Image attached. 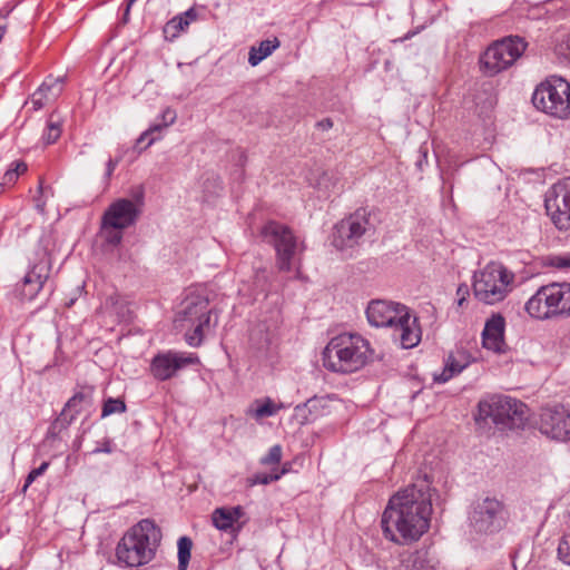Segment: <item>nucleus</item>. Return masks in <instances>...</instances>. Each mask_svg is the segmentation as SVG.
<instances>
[{"label": "nucleus", "mask_w": 570, "mask_h": 570, "mask_svg": "<svg viewBox=\"0 0 570 570\" xmlns=\"http://www.w3.org/2000/svg\"><path fill=\"white\" fill-rule=\"evenodd\" d=\"M431 514V488L424 478L390 498L381 519L383 534L397 544L415 542L428 532Z\"/></svg>", "instance_id": "1"}, {"label": "nucleus", "mask_w": 570, "mask_h": 570, "mask_svg": "<svg viewBox=\"0 0 570 570\" xmlns=\"http://www.w3.org/2000/svg\"><path fill=\"white\" fill-rule=\"evenodd\" d=\"M366 318L373 327H389L392 338L403 348H413L421 342L419 320L411 315L410 309L400 303L385 299H373L368 303Z\"/></svg>", "instance_id": "2"}, {"label": "nucleus", "mask_w": 570, "mask_h": 570, "mask_svg": "<svg viewBox=\"0 0 570 570\" xmlns=\"http://www.w3.org/2000/svg\"><path fill=\"white\" fill-rule=\"evenodd\" d=\"M161 530L151 519L129 528L116 547L117 560L126 567H141L154 560L161 542Z\"/></svg>", "instance_id": "3"}, {"label": "nucleus", "mask_w": 570, "mask_h": 570, "mask_svg": "<svg viewBox=\"0 0 570 570\" xmlns=\"http://www.w3.org/2000/svg\"><path fill=\"white\" fill-rule=\"evenodd\" d=\"M371 347L360 334L342 333L333 337L323 353L326 368L338 373H354L368 361Z\"/></svg>", "instance_id": "4"}, {"label": "nucleus", "mask_w": 570, "mask_h": 570, "mask_svg": "<svg viewBox=\"0 0 570 570\" xmlns=\"http://www.w3.org/2000/svg\"><path fill=\"white\" fill-rule=\"evenodd\" d=\"M213 307L204 291L193 292L181 303V309L175 318L176 327L184 331V338L191 347L203 344L210 330Z\"/></svg>", "instance_id": "5"}, {"label": "nucleus", "mask_w": 570, "mask_h": 570, "mask_svg": "<svg viewBox=\"0 0 570 570\" xmlns=\"http://www.w3.org/2000/svg\"><path fill=\"white\" fill-rule=\"evenodd\" d=\"M515 274L500 262H490L473 275L474 297L483 304L504 301L513 291Z\"/></svg>", "instance_id": "6"}, {"label": "nucleus", "mask_w": 570, "mask_h": 570, "mask_svg": "<svg viewBox=\"0 0 570 570\" xmlns=\"http://www.w3.org/2000/svg\"><path fill=\"white\" fill-rule=\"evenodd\" d=\"M264 243L274 247L276 252V267L281 272H291L304 250L293 230L281 223L267 222L261 229Z\"/></svg>", "instance_id": "7"}, {"label": "nucleus", "mask_w": 570, "mask_h": 570, "mask_svg": "<svg viewBox=\"0 0 570 570\" xmlns=\"http://www.w3.org/2000/svg\"><path fill=\"white\" fill-rule=\"evenodd\" d=\"M532 104L551 117L570 119V82L558 76L549 77L534 89Z\"/></svg>", "instance_id": "8"}, {"label": "nucleus", "mask_w": 570, "mask_h": 570, "mask_svg": "<svg viewBox=\"0 0 570 570\" xmlns=\"http://www.w3.org/2000/svg\"><path fill=\"white\" fill-rule=\"evenodd\" d=\"M528 47L519 36H509L490 45L481 55L479 63L483 75L493 77L512 67Z\"/></svg>", "instance_id": "9"}, {"label": "nucleus", "mask_w": 570, "mask_h": 570, "mask_svg": "<svg viewBox=\"0 0 570 570\" xmlns=\"http://www.w3.org/2000/svg\"><path fill=\"white\" fill-rule=\"evenodd\" d=\"M478 419H490L495 425L508 429L519 428L525 420V405L510 396L493 395L480 401Z\"/></svg>", "instance_id": "10"}, {"label": "nucleus", "mask_w": 570, "mask_h": 570, "mask_svg": "<svg viewBox=\"0 0 570 570\" xmlns=\"http://www.w3.org/2000/svg\"><path fill=\"white\" fill-rule=\"evenodd\" d=\"M544 207L558 229H570V177L558 180L547 190Z\"/></svg>", "instance_id": "11"}, {"label": "nucleus", "mask_w": 570, "mask_h": 570, "mask_svg": "<svg viewBox=\"0 0 570 570\" xmlns=\"http://www.w3.org/2000/svg\"><path fill=\"white\" fill-rule=\"evenodd\" d=\"M52 272V262L48 253L43 252L29 266L21 283L17 285V297L21 302H31L37 298L50 278Z\"/></svg>", "instance_id": "12"}, {"label": "nucleus", "mask_w": 570, "mask_h": 570, "mask_svg": "<svg viewBox=\"0 0 570 570\" xmlns=\"http://www.w3.org/2000/svg\"><path fill=\"white\" fill-rule=\"evenodd\" d=\"M370 226L368 215L365 209H358L335 225L333 232V246L345 252L360 244V239Z\"/></svg>", "instance_id": "13"}, {"label": "nucleus", "mask_w": 570, "mask_h": 570, "mask_svg": "<svg viewBox=\"0 0 570 570\" xmlns=\"http://www.w3.org/2000/svg\"><path fill=\"white\" fill-rule=\"evenodd\" d=\"M370 226L368 215L365 209H358L335 225L333 232V246L345 252L360 244V239Z\"/></svg>", "instance_id": "14"}, {"label": "nucleus", "mask_w": 570, "mask_h": 570, "mask_svg": "<svg viewBox=\"0 0 570 570\" xmlns=\"http://www.w3.org/2000/svg\"><path fill=\"white\" fill-rule=\"evenodd\" d=\"M199 362L196 353L169 350L153 357L149 371L155 380L163 382L174 377L181 368L199 364Z\"/></svg>", "instance_id": "15"}, {"label": "nucleus", "mask_w": 570, "mask_h": 570, "mask_svg": "<svg viewBox=\"0 0 570 570\" xmlns=\"http://www.w3.org/2000/svg\"><path fill=\"white\" fill-rule=\"evenodd\" d=\"M539 430L557 441H570V410L564 406L541 410Z\"/></svg>", "instance_id": "16"}, {"label": "nucleus", "mask_w": 570, "mask_h": 570, "mask_svg": "<svg viewBox=\"0 0 570 570\" xmlns=\"http://www.w3.org/2000/svg\"><path fill=\"white\" fill-rule=\"evenodd\" d=\"M140 206L128 198L114 200L104 212L101 222L108 227L129 228L136 224L140 216Z\"/></svg>", "instance_id": "17"}, {"label": "nucleus", "mask_w": 570, "mask_h": 570, "mask_svg": "<svg viewBox=\"0 0 570 570\" xmlns=\"http://www.w3.org/2000/svg\"><path fill=\"white\" fill-rule=\"evenodd\" d=\"M502 512V504L497 499L485 498L479 502L471 514V521L479 531H489Z\"/></svg>", "instance_id": "18"}, {"label": "nucleus", "mask_w": 570, "mask_h": 570, "mask_svg": "<svg viewBox=\"0 0 570 570\" xmlns=\"http://www.w3.org/2000/svg\"><path fill=\"white\" fill-rule=\"evenodd\" d=\"M548 285L541 286L525 303L527 313L538 320H549L554 316V304Z\"/></svg>", "instance_id": "19"}, {"label": "nucleus", "mask_w": 570, "mask_h": 570, "mask_svg": "<svg viewBox=\"0 0 570 570\" xmlns=\"http://www.w3.org/2000/svg\"><path fill=\"white\" fill-rule=\"evenodd\" d=\"M505 321L501 314H493L487 322L482 332V344L487 350L495 353L504 351Z\"/></svg>", "instance_id": "20"}, {"label": "nucleus", "mask_w": 570, "mask_h": 570, "mask_svg": "<svg viewBox=\"0 0 570 570\" xmlns=\"http://www.w3.org/2000/svg\"><path fill=\"white\" fill-rule=\"evenodd\" d=\"M63 89V77H48L42 85L32 94L27 104L33 110H40L50 101L56 100Z\"/></svg>", "instance_id": "21"}, {"label": "nucleus", "mask_w": 570, "mask_h": 570, "mask_svg": "<svg viewBox=\"0 0 570 570\" xmlns=\"http://www.w3.org/2000/svg\"><path fill=\"white\" fill-rule=\"evenodd\" d=\"M472 362V357L464 348H456L449 353L444 361V367L440 374L434 375L436 383H445L459 375Z\"/></svg>", "instance_id": "22"}, {"label": "nucleus", "mask_w": 570, "mask_h": 570, "mask_svg": "<svg viewBox=\"0 0 570 570\" xmlns=\"http://www.w3.org/2000/svg\"><path fill=\"white\" fill-rule=\"evenodd\" d=\"M330 413L328 402L325 397H311L294 409V416L301 425L309 424Z\"/></svg>", "instance_id": "23"}, {"label": "nucleus", "mask_w": 570, "mask_h": 570, "mask_svg": "<svg viewBox=\"0 0 570 570\" xmlns=\"http://www.w3.org/2000/svg\"><path fill=\"white\" fill-rule=\"evenodd\" d=\"M406 570H434L439 560L430 547H421L402 558Z\"/></svg>", "instance_id": "24"}, {"label": "nucleus", "mask_w": 570, "mask_h": 570, "mask_svg": "<svg viewBox=\"0 0 570 570\" xmlns=\"http://www.w3.org/2000/svg\"><path fill=\"white\" fill-rule=\"evenodd\" d=\"M177 115L176 111L171 108H166L163 110L160 115L161 124H156L150 126L147 130H145L137 139V147L140 149H146L150 145H153L158 138L154 137L155 132H161L164 128L173 125L176 121Z\"/></svg>", "instance_id": "25"}, {"label": "nucleus", "mask_w": 570, "mask_h": 570, "mask_svg": "<svg viewBox=\"0 0 570 570\" xmlns=\"http://www.w3.org/2000/svg\"><path fill=\"white\" fill-rule=\"evenodd\" d=\"M554 304V316L570 315V283L549 284Z\"/></svg>", "instance_id": "26"}, {"label": "nucleus", "mask_w": 570, "mask_h": 570, "mask_svg": "<svg viewBox=\"0 0 570 570\" xmlns=\"http://www.w3.org/2000/svg\"><path fill=\"white\" fill-rule=\"evenodd\" d=\"M244 515L240 505L233 508H218L213 513L214 525L222 531L233 529L234 524Z\"/></svg>", "instance_id": "27"}, {"label": "nucleus", "mask_w": 570, "mask_h": 570, "mask_svg": "<svg viewBox=\"0 0 570 570\" xmlns=\"http://www.w3.org/2000/svg\"><path fill=\"white\" fill-rule=\"evenodd\" d=\"M284 407L285 405L282 402L276 403L274 400L266 396L255 400L248 409L247 414L256 421H259L276 415Z\"/></svg>", "instance_id": "28"}, {"label": "nucleus", "mask_w": 570, "mask_h": 570, "mask_svg": "<svg viewBox=\"0 0 570 570\" xmlns=\"http://www.w3.org/2000/svg\"><path fill=\"white\" fill-rule=\"evenodd\" d=\"M281 46L279 40L274 37L261 41L257 46H253L248 52V62L255 67L262 62L265 58L271 56Z\"/></svg>", "instance_id": "29"}, {"label": "nucleus", "mask_w": 570, "mask_h": 570, "mask_svg": "<svg viewBox=\"0 0 570 570\" xmlns=\"http://www.w3.org/2000/svg\"><path fill=\"white\" fill-rule=\"evenodd\" d=\"M197 18L196 11L190 8L184 13L174 17L169 20L164 29L166 35H169L171 38H176L181 31H184L190 22L195 21Z\"/></svg>", "instance_id": "30"}, {"label": "nucleus", "mask_w": 570, "mask_h": 570, "mask_svg": "<svg viewBox=\"0 0 570 570\" xmlns=\"http://www.w3.org/2000/svg\"><path fill=\"white\" fill-rule=\"evenodd\" d=\"M62 132V119L58 112H52L47 121L42 139L47 145L55 144Z\"/></svg>", "instance_id": "31"}, {"label": "nucleus", "mask_w": 570, "mask_h": 570, "mask_svg": "<svg viewBox=\"0 0 570 570\" xmlns=\"http://www.w3.org/2000/svg\"><path fill=\"white\" fill-rule=\"evenodd\" d=\"M27 164L22 160H14L10 164L9 168L4 173L2 177V183L8 188H11L16 185L18 178L27 171Z\"/></svg>", "instance_id": "32"}, {"label": "nucleus", "mask_w": 570, "mask_h": 570, "mask_svg": "<svg viewBox=\"0 0 570 570\" xmlns=\"http://www.w3.org/2000/svg\"><path fill=\"white\" fill-rule=\"evenodd\" d=\"M178 547V570H187L190 560L193 541L188 537L179 538Z\"/></svg>", "instance_id": "33"}, {"label": "nucleus", "mask_w": 570, "mask_h": 570, "mask_svg": "<svg viewBox=\"0 0 570 570\" xmlns=\"http://www.w3.org/2000/svg\"><path fill=\"white\" fill-rule=\"evenodd\" d=\"M567 529L563 532L558 544V557L564 563L570 566V512L568 514Z\"/></svg>", "instance_id": "34"}, {"label": "nucleus", "mask_w": 570, "mask_h": 570, "mask_svg": "<svg viewBox=\"0 0 570 570\" xmlns=\"http://www.w3.org/2000/svg\"><path fill=\"white\" fill-rule=\"evenodd\" d=\"M86 394L82 392L76 393L66 403L61 412V416L67 417L69 415V422H71L75 419L76 414L80 412V405L86 400Z\"/></svg>", "instance_id": "35"}, {"label": "nucleus", "mask_w": 570, "mask_h": 570, "mask_svg": "<svg viewBox=\"0 0 570 570\" xmlns=\"http://www.w3.org/2000/svg\"><path fill=\"white\" fill-rule=\"evenodd\" d=\"M286 473V470H281L279 472L274 473H256L253 476L247 479V485L254 487L257 484H269L274 481L279 480L284 474Z\"/></svg>", "instance_id": "36"}, {"label": "nucleus", "mask_w": 570, "mask_h": 570, "mask_svg": "<svg viewBox=\"0 0 570 570\" xmlns=\"http://www.w3.org/2000/svg\"><path fill=\"white\" fill-rule=\"evenodd\" d=\"M126 409H127L126 403L122 400L108 397L104 402L102 410H101V416L106 417L111 414H117V413L120 414V413L126 412Z\"/></svg>", "instance_id": "37"}, {"label": "nucleus", "mask_w": 570, "mask_h": 570, "mask_svg": "<svg viewBox=\"0 0 570 570\" xmlns=\"http://www.w3.org/2000/svg\"><path fill=\"white\" fill-rule=\"evenodd\" d=\"M122 227H108L101 222V232L107 244L118 246L122 240Z\"/></svg>", "instance_id": "38"}, {"label": "nucleus", "mask_w": 570, "mask_h": 570, "mask_svg": "<svg viewBox=\"0 0 570 570\" xmlns=\"http://www.w3.org/2000/svg\"><path fill=\"white\" fill-rule=\"evenodd\" d=\"M282 460V446L276 444L272 446L268 453L262 458L261 463L264 465L278 464Z\"/></svg>", "instance_id": "39"}, {"label": "nucleus", "mask_w": 570, "mask_h": 570, "mask_svg": "<svg viewBox=\"0 0 570 570\" xmlns=\"http://www.w3.org/2000/svg\"><path fill=\"white\" fill-rule=\"evenodd\" d=\"M49 465H50V463L48 461H46V462H42L39 468L31 470L26 478L23 491H26L32 484L33 481H36L39 476H41L47 471Z\"/></svg>", "instance_id": "40"}, {"label": "nucleus", "mask_w": 570, "mask_h": 570, "mask_svg": "<svg viewBox=\"0 0 570 570\" xmlns=\"http://www.w3.org/2000/svg\"><path fill=\"white\" fill-rule=\"evenodd\" d=\"M556 53L570 61V33L563 35L558 41Z\"/></svg>", "instance_id": "41"}, {"label": "nucleus", "mask_w": 570, "mask_h": 570, "mask_svg": "<svg viewBox=\"0 0 570 570\" xmlns=\"http://www.w3.org/2000/svg\"><path fill=\"white\" fill-rule=\"evenodd\" d=\"M549 264L559 269L570 268V253L553 255L549 258Z\"/></svg>", "instance_id": "42"}, {"label": "nucleus", "mask_w": 570, "mask_h": 570, "mask_svg": "<svg viewBox=\"0 0 570 570\" xmlns=\"http://www.w3.org/2000/svg\"><path fill=\"white\" fill-rule=\"evenodd\" d=\"M470 296V288L466 284L459 285L456 289V304L459 308H463L464 304Z\"/></svg>", "instance_id": "43"}, {"label": "nucleus", "mask_w": 570, "mask_h": 570, "mask_svg": "<svg viewBox=\"0 0 570 570\" xmlns=\"http://www.w3.org/2000/svg\"><path fill=\"white\" fill-rule=\"evenodd\" d=\"M118 159H112L110 158L108 161H107V165H106V173H105V176H106V180H109L110 177L112 176L117 165H118Z\"/></svg>", "instance_id": "44"}, {"label": "nucleus", "mask_w": 570, "mask_h": 570, "mask_svg": "<svg viewBox=\"0 0 570 570\" xmlns=\"http://www.w3.org/2000/svg\"><path fill=\"white\" fill-rule=\"evenodd\" d=\"M95 453H99V452H104V453H111L112 452V448H111V441L106 439L101 445L99 448H97L95 451Z\"/></svg>", "instance_id": "45"}, {"label": "nucleus", "mask_w": 570, "mask_h": 570, "mask_svg": "<svg viewBox=\"0 0 570 570\" xmlns=\"http://www.w3.org/2000/svg\"><path fill=\"white\" fill-rule=\"evenodd\" d=\"M332 121L330 119H325L323 121L320 122V126H322L324 129H328L332 127Z\"/></svg>", "instance_id": "46"}, {"label": "nucleus", "mask_w": 570, "mask_h": 570, "mask_svg": "<svg viewBox=\"0 0 570 570\" xmlns=\"http://www.w3.org/2000/svg\"><path fill=\"white\" fill-rule=\"evenodd\" d=\"M7 188L8 187L6 185H3V183L1 181L0 183V195H2Z\"/></svg>", "instance_id": "47"}, {"label": "nucleus", "mask_w": 570, "mask_h": 570, "mask_svg": "<svg viewBox=\"0 0 570 570\" xmlns=\"http://www.w3.org/2000/svg\"><path fill=\"white\" fill-rule=\"evenodd\" d=\"M287 465H288V464L286 463V464L283 466V469H282V470H286V472H287V471H288Z\"/></svg>", "instance_id": "48"}]
</instances>
